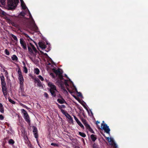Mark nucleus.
Returning <instances> with one entry per match:
<instances>
[{
	"label": "nucleus",
	"mask_w": 148,
	"mask_h": 148,
	"mask_svg": "<svg viewBox=\"0 0 148 148\" xmlns=\"http://www.w3.org/2000/svg\"><path fill=\"white\" fill-rule=\"evenodd\" d=\"M8 10H12L15 9L19 2V0H7Z\"/></svg>",
	"instance_id": "f257e3e1"
},
{
	"label": "nucleus",
	"mask_w": 148,
	"mask_h": 148,
	"mask_svg": "<svg viewBox=\"0 0 148 148\" xmlns=\"http://www.w3.org/2000/svg\"><path fill=\"white\" fill-rule=\"evenodd\" d=\"M0 78L1 81V85L2 86V89L4 95L5 96L7 95V88L6 86V83L5 81L4 77L3 75L1 76Z\"/></svg>",
	"instance_id": "f03ea898"
},
{
	"label": "nucleus",
	"mask_w": 148,
	"mask_h": 148,
	"mask_svg": "<svg viewBox=\"0 0 148 148\" xmlns=\"http://www.w3.org/2000/svg\"><path fill=\"white\" fill-rule=\"evenodd\" d=\"M22 112L23 113L24 116V118L25 121L28 123L29 125H30V120L29 119V116L27 114V112L24 109H23L22 110Z\"/></svg>",
	"instance_id": "7ed1b4c3"
},
{
	"label": "nucleus",
	"mask_w": 148,
	"mask_h": 148,
	"mask_svg": "<svg viewBox=\"0 0 148 148\" xmlns=\"http://www.w3.org/2000/svg\"><path fill=\"white\" fill-rule=\"evenodd\" d=\"M101 126L106 133L108 134H110V130L106 124L102 123Z\"/></svg>",
	"instance_id": "20e7f679"
},
{
	"label": "nucleus",
	"mask_w": 148,
	"mask_h": 148,
	"mask_svg": "<svg viewBox=\"0 0 148 148\" xmlns=\"http://www.w3.org/2000/svg\"><path fill=\"white\" fill-rule=\"evenodd\" d=\"M6 20L9 22L11 23L12 25L15 27L17 26L18 25V23L12 21L11 18H9L8 17H6Z\"/></svg>",
	"instance_id": "39448f33"
},
{
	"label": "nucleus",
	"mask_w": 148,
	"mask_h": 148,
	"mask_svg": "<svg viewBox=\"0 0 148 148\" xmlns=\"http://www.w3.org/2000/svg\"><path fill=\"white\" fill-rule=\"evenodd\" d=\"M20 43L23 48L24 49H27V46L25 41L23 38L20 39Z\"/></svg>",
	"instance_id": "423d86ee"
},
{
	"label": "nucleus",
	"mask_w": 148,
	"mask_h": 148,
	"mask_svg": "<svg viewBox=\"0 0 148 148\" xmlns=\"http://www.w3.org/2000/svg\"><path fill=\"white\" fill-rule=\"evenodd\" d=\"M48 86L50 88L49 90H53L57 91L55 86L51 82H49L48 83Z\"/></svg>",
	"instance_id": "0eeeda50"
},
{
	"label": "nucleus",
	"mask_w": 148,
	"mask_h": 148,
	"mask_svg": "<svg viewBox=\"0 0 148 148\" xmlns=\"http://www.w3.org/2000/svg\"><path fill=\"white\" fill-rule=\"evenodd\" d=\"M60 69L58 68V70H56L55 69H53V71L54 73L57 75H62V71H60Z\"/></svg>",
	"instance_id": "6e6552de"
},
{
	"label": "nucleus",
	"mask_w": 148,
	"mask_h": 148,
	"mask_svg": "<svg viewBox=\"0 0 148 148\" xmlns=\"http://www.w3.org/2000/svg\"><path fill=\"white\" fill-rule=\"evenodd\" d=\"M33 132L34 133V137L36 139H37L38 138V136L37 128L36 127L34 126H33Z\"/></svg>",
	"instance_id": "1a4fd4ad"
},
{
	"label": "nucleus",
	"mask_w": 148,
	"mask_h": 148,
	"mask_svg": "<svg viewBox=\"0 0 148 148\" xmlns=\"http://www.w3.org/2000/svg\"><path fill=\"white\" fill-rule=\"evenodd\" d=\"M74 118L75 120V121L78 124V125L80 126V127L82 129H84V127L83 125L82 124L81 122L79 121V120L77 119L75 115H73Z\"/></svg>",
	"instance_id": "9d476101"
},
{
	"label": "nucleus",
	"mask_w": 148,
	"mask_h": 148,
	"mask_svg": "<svg viewBox=\"0 0 148 148\" xmlns=\"http://www.w3.org/2000/svg\"><path fill=\"white\" fill-rule=\"evenodd\" d=\"M34 82L37 83V86L39 87H43V86L40 80L38 78H36L34 79Z\"/></svg>",
	"instance_id": "9b49d317"
},
{
	"label": "nucleus",
	"mask_w": 148,
	"mask_h": 148,
	"mask_svg": "<svg viewBox=\"0 0 148 148\" xmlns=\"http://www.w3.org/2000/svg\"><path fill=\"white\" fill-rule=\"evenodd\" d=\"M86 129L92 133L94 134V131L92 129L90 125L87 123L84 125Z\"/></svg>",
	"instance_id": "f8f14e48"
},
{
	"label": "nucleus",
	"mask_w": 148,
	"mask_h": 148,
	"mask_svg": "<svg viewBox=\"0 0 148 148\" xmlns=\"http://www.w3.org/2000/svg\"><path fill=\"white\" fill-rule=\"evenodd\" d=\"M58 102L60 104H63L64 103H66V101L62 97H61L60 99H58L57 100Z\"/></svg>",
	"instance_id": "ddd939ff"
},
{
	"label": "nucleus",
	"mask_w": 148,
	"mask_h": 148,
	"mask_svg": "<svg viewBox=\"0 0 148 148\" xmlns=\"http://www.w3.org/2000/svg\"><path fill=\"white\" fill-rule=\"evenodd\" d=\"M39 46L42 49H45L46 47V45L41 42H38Z\"/></svg>",
	"instance_id": "4468645a"
},
{
	"label": "nucleus",
	"mask_w": 148,
	"mask_h": 148,
	"mask_svg": "<svg viewBox=\"0 0 148 148\" xmlns=\"http://www.w3.org/2000/svg\"><path fill=\"white\" fill-rule=\"evenodd\" d=\"M90 138L92 140L93 142L95 141L97 139L96 136L94 134L91 135L90 136Z\"/></svg>",
	"instance_id": "2eb2a0df"
},
{
	"label": "nucleus",
	"mask_w": 148,
	"mask_h": 148,
	"mask_svg": "<svg viewBox=\"0 0 148 148\" xmlns=\"http://www.w3.org/2000/svg\"><path fill=\"white\" fill-rule=\"evenodd\" d=\"M56 90H49V91L51 94V95L54 97H56Z\"/></svg>",
	"instance_id": "dca6fc26"
},
{
	"label": "nucleus",
	"mask_w": 148,
	"mask_h": 148,
	"mask_svg": "<svg viewBox=\"0 0 148 148\" xmlns=\"http://www.w3.org/2000/svg\"><path fill=\"white\" fill-rule=\"evenodd\" d=\"M0 112L2 113H3L4 112V108L1 103H0Z\"/></svg>",
	"instance_id": "f3484780"
},
{
	"label": "nucleus",
	"mask_w": 148,
	"mask_h": 148,
	"mask_svg": "<svg viewBox=\"0 0 148 148\" xmlns=\"http://www.w3.org/2000/svg\"><path fill=\"white\" fill-rule=\"evenodd\" d=\"M57 105L59 108L60 109V110H61V109H62V108H66L65 106L64 105H60L58 103H57Z\"/></svg>",
	"instance_id": "a211bd4d"
},
{
	"label": "nucleus",
	"mask_w": 148,
	"mask_h": 148,
	"mask_svg": "<svg viewBox=\"0 0 148 148\" xmlns=\"http://www.w3.org/2000/svg\"><path fill=\"white\" fill-rule=\"evenodd\" d=\"M18 58L17 56L15 55H13L12 57V60L16 61L18 60Z\"/></svg>",
	"instance_id": "6ab92c4d"
},
{
	"label": "nucleus",
	"mask_w": 148,
	"mask_h": 148,
	"mask_svg": "<svg viewBox=\"0 0 148 148\" xmlns=\"http://www.w3.org/2000/svg\"><path fill=\"white\" fill-rule=\"evenodd\" d=\"M58 76L59 78L60 79V83H62V80L64 79V78H63V76L62 75V74L59 75H58Z\"/></svg>",
	"instance_id": "aec40b11"
},
{
	"label": "nucleus",
	"mask_w": 148,
	"mask_h": 148,
	"mask_svg": "<svg viewBox=\"0 0 148 148\" xmlns=\"http://www.w3.org/2000/svg\"><path fill=\"white\" fill-rule=\"evenodd\" d=\"M20 89H21V92H23L24 91L23 83H20Z\"/></svg>",
	"instance_id": "412c9836"
},
{
	"label": "nucleus",
	"mask_w": 148,
	"mask_h": 148,
	"mask_svg": "<svg viewBox=\"0 0 148 148\" xmlns=\"http://www.w3.org/2000/svg\"><path fill=\"white\" fill-rule=\"evenodd\" d=\"M78 133L80 136L84 138L86 137V134L84 133L79 132Z\"/></svg>",
	"instance_id": "4be33fe9"
},
{
	"label": "nucleus",
	"mask_w": 148,
	"mask_h": 148,
	"mask_svg": "<svg viewBox=\"0 0 148 148\" xmlns=\"http://www.w3.org/2000/svg\"><path fill=\"white\" fill-rule=\"evenodd\" d=\"M30 44L31 47H32L33 50L35 52H36L37 51V50L36 49V48L35 47H34V46L31 43H30Z\"/></svg>",
	"instance_id": "5701e85b"
},
{
	"label": "nucleus",
	"mask_w": 148,
	"mask_h": 148,
	"mask_svg": "<svg viewBox=\"0 0 148 148\" xmlns=\"http://www.w3.org/2000/svg\"><path fill=\"white\" fill-rule=\"evenodd\" d=\"M40 73V70L38 68L35 69L34 73L37 75H38Z\"/></svg>",
	"instance_id": "b1692460"
},
{
	"label": "nucleus",
	"mask_w": 148,
	"mask_h": 148,
	"mask_svg": "<svg viewBox=\"0 0 148 148\" xmlns=\"http://www.w3.org/2000/svg\"><path fill=\"white\" fill-rule=\"evenodd\" d=\"M8 99L9 101L11 103L13 104H15L16 103L14 101L12 100L10 97H8Z\"/></svg>",
	"instance_id": "393cba45"
},
{
	"label": "nucleus",
	"mask_w": 148,
	"mask_h": 148,
	"mask_svg": "<svg viewBox=\"0 0 148 148\" xmlns=\"http://www.w3.org/2000/svg\"><path fill=\"white\" fill-rule=\"evenodd\" d=\"M18 78L20 81V83H23L24 80L23 77H18Z\"/></svg>",
	"instance_id": "a878e982"
},
{
	"label": "nucleus",
	"mask_w": 148,
	"mask_h": 148,
	"mask_svg": "<svg viewBox=\"0 0 148 148\" xmlns=\"http://www.w3.org/2000/svg\"><path fill=\"white\" fill-rule=\"evenodd\" d=\"M81 120L84 125L87 123L86 120L84 118H82L81 119Z\"/></svg>",
	"instance_id": "bb28decb"
},
{
	"label": "nucleus",
	"mask_w": 148,
	"mask_h": 148,
	"mask_svg": "<svg viewBox=\"0 0 148 148\" xmlns=\"http://www.w3.org/2000/svg\"><path fill=\"white\" fill-rule=\"evenodd\" d=\"M60 86L61 88L64 92H67L66 90L65 89L64 86H63V83H60Z\"/></svg>",
	"instance_id": "cd10ccee"
},
{
	"label": "nucleus",
	"mask_w": 148,
	"mask_h": 148,
	"mask_svg": "<svg viewBox=\"0 0 148 148\" xmlns=\"http://www.w3.org/2000/svg\"><path fill=\"white\" fill-rule=\"evenodd\" d=\"M21 5L22 8L23 9L25 10L26 9V6L24 3H22V4H21Z\"/></svg>",
	"instance_id": "c85d7f7f"
},
{
	"label": "nucleus",
	"mask_w": 148,
	"mask_h": 148,
	"mask_svg": "<svg viewBox=\"0 0 148 148\" xmlns=\"http://www.w3.org/2000/svg\"><path fill=\"white\" fill-rule=\"evenodd\" d=\"M65 116L69 120L72 119V117L68 113H66V115Z\"/></svg>",
	"instance_id": "c756f323"
},
{
	"label": "nucleus",
	"mask_w": 148,
	"mask_h": 148,
	"mask_svg": "<svg viewBox=\"0 0 148 148\" xmlns=\"http://www.w3.org/2000/svg\"><path fill=\"white\" fill-rule=\"evenodd\" d=\"M8 143L9 144L13 145L14 143V141L13 139H10L9 140Z\"/></svg>",
	"instance_id": "7c9ffc66"
},
{
	"label": "nucleus",
	"mask_w": 148,
	"mask_h": 148,
	"mask_svg": "<svg viewBox=\"0 0 148 148\" xmlns=\"http://www.w3.org/2000/svg\"><path fill=\"white\" fill-rule=\"evenodd\" d=\"M12 37V38L14 39L16 41H18V39L17 38V37L14 34H12L11 35Z\"/></svg>",
	"instance_id": "2f4dec72"
},
{
	"label": "nucleus",
	"mask_w": 148,
	"mask_h": 148,
	"mask_svg": "<svg viewBox=\"0 0 148 148\" xmlns=\"http://www.w3.org/2000/svg\"><path fill=\"white\" fill-rule=\"evenodd\" d=\"M23 68L24 69V72H25V73H27L28 72L27 69V67L25 66H24L23 67Z\"/></svg>",
	"instance_id": "473e14b6"
},
{
	"label": "nucleus",
	"mask_w": 148,
	"mask_h": 148,
	"mask_svg": "<svg viewBox=\"0 0 148 148\" xmlns=\"http://www.w3.org/2000/svg\"><path fill=\"white\" fill-rule=\"evenodd\" d=\"M64 84L65 85L66 87L69 86V84H68V80L66 79H64Z\"/></svg>",
	"instance_id": "72a5a7b5"
},
{
	"label": "nucleus",
	"mask_w": 148,
	"mask_h": 148,
	"mask_svg": "<svg viewBox=\"0 0 148 148\" xmlns=\"http://www.w3.org/2000/svg\"><path fill=\"white\" fill-rule=\"evenodd\" d=\"M5 53L7 55H9L10 54V52L7 49H5L4 51Z\"/></svg>",
	"instance_id": "f704fd0d"
},
{
	"label": "nucleus",
	"mask_w": 148,
	"mask_h": 148,
	"mask_svg": "<svg viewBox=\"0 0 148 148\" xmlns=\"http://www.w3.org/2000/svg\"><path fill=\"white\" fill-rule=\"evenodd\" d=\"M107 138L108 141V142H114V141L113 140V139L112 138H109V137H108Z\"/></svg>",
	"instance_id": "c9c22d12"
},
{
	"label": "nucleus",
	"mask_w": 148,
	"mask_h": 148,
	"mask_svg": "<svg viewBox=\"0 0 148 148\" xmlns=\"http://www.w3.org/2000/svg\"><path fill=\"white\" fill-rule=\"evenodd\" d=\"M27 47L29 51L31 53H33V51L32 49L29 46H27Z\"/></svg>",
	"instance_id": "e433bc0d"
},
{
	"label": "nucleus",
	"mask_w": 148,
	"mask_h": 148,
	"mask_svg": "<svg viewBox=\"0 0 148 148\" xmlns=\"http://www.w3.org/2000/svg\"><path fill=\"white\" fill-rule=\"evenodd\" d=\"M25 14V12H22L20 13L19 15L22 16H24Z\"/></svg>",
	"instance_id": "4c0bfd02"
},
{
	"label": "nucleus",
	"mask_w": 148,
	"mask_h": 148,
	"mask_svg": "<svg viewBox=\"0 0 148 148\" xmlns=\"http://www.w3.org/2000/svg\"><path fill=\"white\" fill-rule=\"evenodd\" d=\"M60 110L65 115H66V113H67L65 111H64L63 109H61Z\"/></svg>",
	"instance_id": "58836bf2"
},
{
	"label": "nucleus",
	"mask_w": 148,
	"mask_h": 148,
	"mask_svg": "<svg viewBox=\"0 0 148 148\" xmlns=\"http://www.w3.org/2000/svg\"><path fill=\"white\" fill-rule=\"evenodd\" d=\"M75 90L76 92H77V93L78 94V96L79 97H81L82 96V94L80 92H78L77 91V89L76 88Z\"/></svg>",
	"instance_id": "ea45409f"
},
{
	"label": "nucleus",
	"mask_w": 148,
	"mask_h": 148,
	"mask_svg": "<svg viewBox=\"0 0 148 148\" xmlns=\"http://www.w3.org/2000/svg\"><path fill=\"white\" fill-rule=\"evenodd\" d=\"M44 95L45 97L47 99L49 98V95L47 92H45L44 93Z\"/></svg>",
	"instance_id": "a19ab883"
},
{
	"label": "nucleus",
	"mask_w": 148,
	"mask_h": 148,
	"mask_svg": "<svg viewBox=\"0 0 148 148\" xmlns=\"http://www.w3.org/2000/svg\"><path fill=\"white\" fill-rule=\"evenodd\" d=\"M39 79L41 80V81H43L44 80V79L43 77L40 75H39L38 76Z\"/></svg>",
	"instance_id": "79ce46f5"
},
{
	"label": "nucleus",
	"mask_w": 148,
	"mask_h": 148,
	"mask_svg": "<svg viewBox=\"0 0 148 148\" xmlns=\"http://www.w3.org/2000/svg\"><path fill=\"white\" fill-rule=\"evenodd\" d=\"M51 145L54 146H58V145L57 144H56V143H51Z\"/></svg>",
	"instance_id": "37998d69"
},
{
	"label": "nucleus",
	"mask_w": 148,
	"mask_h": 148,
	"mask_svg": "<svg viewBox=\"0 0 148 148\" xmlns=\"http://www.w3.org/2000/svg\"><path fill=\"white\" fill-rule=\"evenodd\" d=\"M28 12L29 13V18H31V19H32L33 20V19L32 18V16L31 15V13H30V12H29V10H28Z\"/></svg>",
	"instance_id": "c03bdc74"
},
{
	"label": "nucleus",
	"mask_w": 148,
	"mask_h": 148,
	"mask_svg": "<svg viewBox=\"0 0 148 148\" xmlns=\"http://www.w3.org/2000/svg\"><path fill=\"white\" fill-rule=\"evenodd\" d=\"M4 119V117L2 114L0 115V120H3Z\"/></svg>",
	"instance_id": "a18cd8bd"
},
{
	"label": "nucleus",
	"mask_w": 148,
	"mask_h": 148,
	"mask_svg": "<svg viewBox=\"0 0 148 148\" xmlns=\"http://www.w3.org/2000/svg\"><path fill=\"white\" fill-rule=\"evenodd\" d=\"M18 75L21 74H22L20 68L18 70Z\"/></svg>",
	"instance_id": "49530a36"
},
{
	"label": "nucleus",
	"mask_w": 148,
	"mask_h": 148,
	"mask_svg": "<svg viewBox=\"0 0 148 148\" xmlns=\"http://www.w3.org/2000/svg\"><path fill=\"white\" fill-rule=\"evenodd\" d=\"M6 0H0V2L1 3L3 4L5 3Z\"/></svg>",
	"instance_id": "de8ad7c7"
},
{
	"label": "nucleus",
	"mask_w": 148,
	"mask_h": 148,
	"mask_svg": "<svg viewBox=\"0 0 148 148\" xmlns=\"http://www.w3.org/2000/svg\"><path fill=\"white\" fill-rule=\"evenodd\" d=\"M36 140H37V143H38V145H39V146L40 147V148H42L40 145V144H39V142L38 141V138L37 139H36Z\"/></svg>",
	"instance_id": "09e8293b"
},
{
	"label": "nucleus",
	"mask_w": 148,
	"mask_h": 148,
	"mask_svg": "<svg viewBox=\"0 0 148 148\" xmlns=\"http://www.w3.org/2000/svg\"><path fill=\"white\" fill-rule=\"evenodd\" d=\"M24 35L25 37H27V38H29V39H30V38L29 36L26 34H24Z\"/></svg>",
	"instance_id": "8fccbe9b"
},
{
	"label": "nucleus",
	"mask_w": 148,
	"mask_h": 148,
	"mask_svg": "<svg viewBox=\"0 0 148 148\" xmlns=\"http://www.w3.org/2000/svg\"><path fill=\"white\" fill-rule=\"evenodd\" d=\"M23 77V76L22 75V74H21L18 75V77Z\"/></svg>",
	"instance_id": "3c124183"
},
{
	"label": "nucleus",
	"mask_w": 148,
	"mask_h": 148,
	"mask_svg": "<svg viewBox=\"0 0 148 148\" xmlns=\"http://www.w3.org/2000/svg\"><path fill=\"white\" fill-rule=\"evenodd\" d=\"M114 147L116 148L117 147V146L116 145V144H115V143H114Z\"/></svg>",
	"instance_id": "603ef678"
},
{
	"label": "nucleus",
	"mask_w": 148,
	"mask_h": 148,
	"mask_svg": "<svg viewBox=\"0 0 148 148\" xmlns=\"http://www.w3.org/2000/svg\"><path fill=\"white\" fill-rule=\"evenodd\" d=\"M67 90H68V91L70 92V93L71 94L73 93V92H72V91H71L69 90V89L68 88H67Z\"/></svg>",
	"instance_id": "864d4df0"
},
{
	"label": "nucleus",
	"mask_w": 148,
	"mask_h": 148,
	"mask_svg": "<svg viewBox=\"0 0 148 148\" xmlns=\"http://www.w3.org/2000/svg\"><path fill=\"white\" fill-rule=\"evenodd\" d=\"M58 96V97L60 98V99L61 98V97H62L60 94Z\"/></svg>",
	"instance_id": "5fc2aeb1"
},
{
	"label": "nucleus",
	"mask_w": 148,
	"mask_h": 148,
	"mask_svg": "<svg viewBox=\"0 0 148 148\" xmlns=\"http://www.w3.org/2000/svg\"><path fill=\"white\" fill-rule=\"evenodd\" d=\"M100 123V122L99 121H96V124H98V123Z\"/></svg>",
	"instance_id": "6e6d98bb"
},
{
	"label": "nucleus",
	"mask_w": 148,
	"mask_h": 148,
	"mask_svg": "<svg viewBox=\"0 0 148 148\" xmlns=\"http://www.w3.org/2000/svg\"><path fill=\"white\" fill-rule=\"evenodd\" d=\"M84 107L88 111V108L86 107L85 106H84Z\"/></svg>",
	"instance_id": "4d7b16f0"
},
{
	"label": "nucleus",
	"mask_w": 148,
	"mask_h": 148,
	"mask_svg": "<svg viewBox=\"0 0 148 148\" xmlns=\"http://www.w3.org/2000/svg\"><path fill=\"white\" fill-rule=\"evenodd\" d=\"M69 120H70V121H71L72 123H73V118H72V119H69Z\"/></svg>",
	"instance_id": "13d9d810"
},
{
	"label": "nucleus",
	"mask_w": 148,
	"mask_h": 148,
	"mask_svg": "<svg viewBox=\"0 0 148 148\" xmlns=\"http://www.w3.org/2000/svg\"><path fill=\"white\" fill-rule=\"evenodd\" d=\"M29 148H34L33 147L32 145H30L29 146Z\"/></svg>",
	"instance_id": "bf43d9fd"
},
{
	"label": "nucleus",
	"mask_w": 148,
	"mask_h": 148,
	"mask_svg": "<svg viewBox=\"0 0 148 148\" xmlns=\"http://www.w3.org/2000/svg\"><path fill=\"white\" fill-rule=\"evenodd\" d=\"M20 1H21V4H22V3H24L23 1V0H20Z\"/></svg>",
	"instance_id": "052dcab7"
},
{
	"label": "nucleus",
	"mask_w": 148,
	"mask_h": 148,
	"mask_svg": "<svg viewBox=\"0 0 148 148\" xmlns=\"http://www.w3.org/2000/svg\"><path fill=\"white\" fill-rule=\"evenodd\" d=\"M65 77H66L67 78H68V76H67V75L66 74H65Z\"/></svg>",
	"instance_id": "680f3d73"
},
{
	"label": "nucleus",
	"mask_w": 148,
	"mask_h": 148,
	"mask_svg": "<svg viewBox=\"0 0 148 148\" xmlns=\"http://www.w3.org/2000/svg\"><path fill=\"white\" fill-rule=\"evenodd\" d=\"M15 19L17 20H18L19 18L17 17H16Z\"/></svg>",
	"instance_id": "e2e57ef3"
},
{
	"label": "nucleus",
	"mask_w": 148,
	"mask_h": 148,
	"mask_svg": "<svg viewBox=\"0 0 148 148\" xmlns=\"http://www.w3.org/2000/svg\"><path fill=\"white\" fill-rule=\"evenodd\" d=\"M51 74L52 75V76L53 77H54V75H53V74L51 73Z\"/></svg>",
	"instance_id": "0e129e2a"
},
{
	"label": "nucleus",
	"mask_w": 148,
	"mask_h": 148,
	"mask_svg": "<svg viewBox=\"0 0 148 148\" xmlns=\"http://www.w3.org/2000/svg\"><path fill=\"white\" fill-rule=\"evenodd\" d=\"M44 55H45V56H48V55L47 54V53H45L44 54Z\"/></svg>",
	"instance_id": "69168bd1"
},
{
	"label": "nucleus",
	"mask_w": 148,
	"mask_h": 148,
	"mask_svg": "<svg viewBox=\"0 0 148 148\" xmlns=\"http://www.w3.org/2000/svg\"><path fill=\"white\" fill-rule=\"evenodd\" d=\"M23 65H24V66H25V63H24V62H23Z\"/></svg>",
	"instance_id": "338daca9"
},
{
	"label": "nucleus",
	"mask_w": 148,
	"mask_h": 148,
	"mask_svg": "<svg viewBox=\"0 0 148 148\" xmlns=\"http://www.w3.org/2000/svg\"><path fill=\"white\" fill-rule=\"evenodd\" d=\"M27 109L28 108V107H27V106H26V107H25Z\"/></svg>",
	"instance_id": "774afa93"
}]
</instances>
